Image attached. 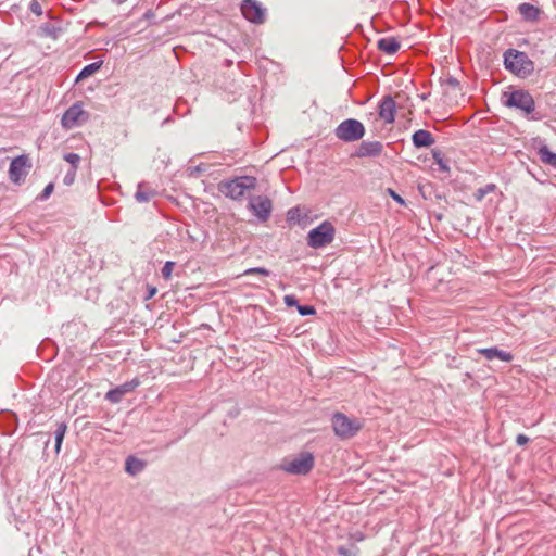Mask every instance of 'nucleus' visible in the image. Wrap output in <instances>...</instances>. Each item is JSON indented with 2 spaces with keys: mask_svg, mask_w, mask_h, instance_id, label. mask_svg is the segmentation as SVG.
I'll return each instance as SVG.
<instances>
[{
  "mask_svg": "<svg viewBox=\"0 0 556 556\" xmlns=\"http://www.w3.org/2000/svg\"><path fill=\"white\" fill-rule=\"evenodd\" d=\"M332 427L336 435L350 439L362 429L363 424L357 418H349L342 413H336L332 417Z\"/></svg>",
  "mask_w": 556,
  "mask_h": 556,
  "instance_id": "obj_5",
  "label": "nucleus"
},
{
  "mask_svg": "<svg viewBox=\"0 0 556 556\" xmlns=\"http://www.w3.org/2000/svg\"><path fill=\"white\" fill-rule=\"evenodd\" d=\"M314 456L309 452L300 453L291 458H285L280 468L292 475H307L314 467Z\"/></svg>",
  "mask_w": 556,
  "mask_h": 556,
  "instance_id": "obj_4",
  "label": "nucleus"
},
{
  "mask_svg": "<svg viewBox=\"0 0 556 556\" xmlns=\"http://www.w3.org/2000/svg\"><path fill=\"white\" fill-rule=\"evenodd\" d=\"M100 68V63H91L85 66L77 76V80L87 78L94 74Z\"/></svg>",
  "mask_w": 556,
  "mask_h": 556,
  "instance_id": "obj_24",
  "label": "nucleus"
},
{
  "mask_svg": "<svg viewBox=\"0 0 556 556\" xmlns=\"http://www.w3.org/2000/svg\"><path fill=\"white\" fill-rule=\"evenodd\" d=\"M66 425L61 422L58 425V428L54 432V435H55V452L59 453L60 452V448H61V445H62V442L64 440V435L66 433Z\"/></svg>",
  "mask_w": 556,
  "mask_h": 556,
  "instance_id": "obj_22",
  "label": "nucleus"
},
{
  "mask_svg": "<svg viewBox=\"0 0 556 556\" xmlns=\"http://www.w3.org/2000/svg\"><path fill=\"white\" fill-rule=\"evenodd\" d=\"M75 177H76V170H72V169H70V170L67 172V174L64 176L63 182H64L66 186H71V185L74 182Z\"/></svg>",
  "mask_w": 556,
  "mask_h": 556,
  "instance_id": "obj_32",
  "label": "nucleus"
},
{
  "mask_svg": "<svg viewBox=\"0 0 556 556\" xmlns=\"http://www.w3.org/2000/svg\"><path fill=\"white\" fill-rule=\"evenodd\" d=\"M432 156L434 160V163L439 166L440 170L447 173L450 170V167L447 163L444 161L442 152L440 150H433Z\"/></svg>",
  "mask_w": 556,
  "mask_h": 556,
  "instance_id": "obj_23",
  "label": "nucleus"
},
{
  "mask_svg": "<svg viewBox=\"0 0 556 556\" xmlns=\"http://www.w3.org/2000/svg\"><path fill=\"white\" fill-rule=\"evenodd\" d=\"M539 155L543 163L556 167V153L552 152L547 147L540 148Z\"/></svg>",
  "mask_w": 556,
  "mask_h": 556,
  "instance_id": "obj_21",
  "label": "nucleus"
},
{
  "mask_svg": "<svg viewBox=\"0 0 556 556\" xmlns=\"http://www.w3.org/2000/svg\"><path fill=\"white\" fill-rule=\"evenodd\" d=\"M248 206L250 211L262 222H266L269 218L273 210L270 199L265 195L250 198Z\"/></svg>",
  "mask_w": 556,
  "mask_h": 556,
  "instance_id": "obj_9",
  "label": "nucleus"
},
{
  "mask_svg": "<svg viewBox=\"0 0 556 556\" xmlns=\"http://www.w3.org/2000/svg\"><path fill=\"white\" fill-rule=\"evenodd\" d=\"M501 102L509 109L519 110L525 116H529L535 110L533 97L525 89L508 88L503 91Z\"/></svg>",
  "mask_w": 556,
  "mask_h": 556,
  "instance_id": "obj_1",
  "label": "nucleus"
},
{
  "mask_svg": "<svg viewBox=\"0 0 556 556\" xmlns=\"http://www.w3.org/2000/svg\"><path fill=\"white\" fill-rule=\"evenodd\" d=\"M27 175V157L22 155L12 160L9 168L10 179L14 184H21Z\"/></svg>",
  "mask_w": 556,
  "mask_h": 556,
  "instance_id": "obj_12",
  "label": "nucleus"
},
{
  "mask_svg": "<svg viewBox=\"0 0 556 556\" xmlns=\"http://www.w3.org/2000/svg\"><path fill=\"white\" fill-rule=\"evenodd\" d=\"M30 11L35 13L36 15H41V5L38 3V1L33 0L29 7Z\"/></svg>",
  "mask_w": 556,
  "mask_h": 556,
  "instance_id": "obj_33",
  "label": "nucleus"
},
{
  "mask_svg": "<svg viewBox=\"0 0 556 556\" xmlns=\"http://www.w3.org/2000/svg\"><path fill=\"white\" fill-rule=\"evenodd\" d=\"M298 312L302 316H308L315 314V308L309 305H298Z\"/></svg>",
  "mask_w": 556,
  "mask_h": 556,
  "instance_id": "obj_31",
  "label": "nucleus"
},
{
  "mask_svg": "<svg viewBox=\"0 0 556 556\" xmlns=\"http://www.w3.org/2000/svg\"><path fill=\"white\" fill-rule=\"evenodd\" d=\"M413 144L416 148H429L434 143V138L432 134L425 129H419L415 131L412 136Z\"/></svg>",
  "mask_w": 556,
  "mask_h": 556,
  "instance_id": "obj_16",
  "label": "nucleus"
},
{
  "mask_svg": "<svg viewBox=\"0 0 556 556\" xmlns=\"http://www.w3.org/2000/svg\"><path fill=\"white\" fill-rule=\"evenodd\" d=\"M504 65L507 71L521 78L528 77L534 70V64L527 53L515 49H508L504 53Z\"/></svg>",
  "mask_w": 556,
  "mask_h": 556,
  "instance_id": "obj_2",
  "label": "nucleus"
},
{
  "mask_svg": "<svg viewBox=\"0 0 556 556\" xmlns=\"http://www.w3.org/2000/svg\"><path fill=\"white\" fill-rule=\"evenodd\" d=\"M53 189H54V185L53 184H48L45 189L42 190V192L40 193V195L38 197L39 200L43 201V200H47L51 193L53 192Z\"/></svg>",
  "mask_w": 556,
  "mask_h": 556,
  "instance_id": "obj_30",
  "label": "nucleus"
},
{
  "mask_svg": "<svg viewBox=\"0 0 556 556\" xmlns=\"http://www.w3.org/2000/svg\"><path fill=\"white\" fill-rule=\"evenodd\" d=\"M175 267V263L172 261H167L162 268V276L164 279L169 280L172 278V273Z\"/></svg>",
  "mask_w": 556,
  "mask_h": 556,
  "instance_id": "obj_28",
  "label": "nucleus"
},
{
  "mask_svg": "<svg viewBox=\"0 0 556 556\" xmlns=\"http://www.w3.org/2000/svg\"><path fill=\"white\" fill-rule=\"evenodd\" d=\"M518 11L521 14V16L527 21H536L540 16V10L539 8L534 7L531 3H521L518 7Z\"/></svg>",
  "mask_w": 556,
  "mask_h": 556,
  "instance_id": "obj_19",
  "label": "nucleus"
},
{
  "mask_svg": "<svg viewBox=\"0 0 556 556\" xmlns=\"http://www.w3.org/2000/svg\"><path fill=\"white\" fill-rule=\"evenodd\" d=\"M88 113L83 109L81 103H74L62 116L61 124L65 129H73L88 121Z\"/></svg>",
  "mask_w": 556,
  "mask_h": 556,
  "instance_id": "obj_8",
  "label": "nucleus"
},
{
  "mask_svg": "<svg viewBox=\"0 0 556 556\" xmlns=\"http://www.w3.org/2000/svg\"><path fill=\"white\" fill-rule=\"evenodd\" d=\"M336 137L345 142H352L361 139L365 134L363 124L353 118L343 121L334 130Z\"/></svg>",
  "mask_w": 556,
  "mask_h": 556,
  "instance_id": "obj_7",
  "label": "nucleus"
},
{
  "mask_svg": "<svg viewBox=\"0 0 556 556\" xmlns=\"http://www.w3.org/2000/svg\"><path fill=\"white\" fill-rule=\"evenodd\" d=\"M156 194V190L151 188L148 184L139 182L135 193V199L139 203H147L151 201Z\"/></svg>",
  "mask_w": 556,
  "mask_h": 556,
  "instance_id": "obj_17",
  "label": "nucleus"
},
{
  "mask_svg": "<svg viewBox=\"0 0 556 556\" xmlns=\"http://www.w3.org/2000/svg\"><path fill=\"white\" fill-rule=\"evenodd\" d=\"M382 143L379 141H363L356 152L358 157L377 156L382 152Z\"/></svg>",
  "mask_w": 556,
  "mask_h": 556,
  "instance_id": "obj_14",
  "label": "nucleus"
},
{
  "mask_svg": "<svg viewBox=\"0 0 556 556\" xmlns=\"http://www.w3.org/2000/svg\"><path fill=\"white\" fill-rule=\"evenodd\" d=\"M156 293V289L155 288H150L149 289V294H148V299L152 298L154 294Z\"/></svg>",
  "mask_w": 556,
  "mask_h": 556,
  "instance_id": "obj_37",
  "label": "nucleus"
},
{
  "mask_svg": "<svg viewBox=\"0 0 556 556\" xmlns=\"http://www.w3.org/2000/svg\"><path fill=\"white\" fill-rule=\"evenodd\" d=\"M243 16L255 24H262L265 21V10L255 0H244L241 4Z\"/></svg>",
  "mask_w": 556,
  "mask_h": 556,
  "instance_id": "obj_10",
  "label": "nucleus"
},
{
  "mask_svg": "<svg viewBox=\"0 0 556 556\" xmlns=\"http://www.w3.org/2000/svg\"><path fill=\"white\" fill-rule=\"evenodd\" d=\"M302 218V211L300 207H292L287 213V219L289 222L298 223Z\"/></svg>",
  "mask_w": 556,
  "mask_h": 556,
  "instance_id": "obj_27",
  "label": "nucleus"
},
{
  "mask_svg": "<svg viewBox=\"0 0 556 556\" xmlns=\"http://www.w3.org/2000/svg\"><path fill=\"white\" fill-rule=\"evenodd\" d=\"M256 178L252 176H241L229 181L219 184V191L233 200L242 199L249 191L255 189Z\"/></svg>",
  "mask_w": 556,
  "mask_h": 556,
  "instance_id": "obj_3",
  "label": "nucleus"
},
{
  "mask_svg": "<svg viewBox=\"0 0 556 556\" xmlns=\"http://www.w3.org/2000/svg\"><path fill=\"white\" fill-rule=\"evenodd\" d=\"M283 301L287 306H298V300L294 295H285Z\"/></svg>",
  "mask_w": 556,
  "mask_h": 556,
  "instance_id": "obj_34",
  "label": "nucleus"
},
{
  "mask_svg": "<svg viewBox=\"0 0 556 556\" xmlns=\"http://www.w3.org/2000/svg\"><path fill=\"white\" fill-rule=\"evenodd\" d=\"M63 159L71 164L72 170H77L78 165L80 163V156L77 153H66Z\"/></svg>",
  "mask_w": 556,
  "mask_h": 556,
  "instance_id": "obj_25",
  "label": "nucleus"
},
{
  "mask_svg": "<svg viewBox=\"0 0 556 556\" xmlns=\"http://www.w3.org/2000/svg\"><path fill=\"white\" fill-rule=\"evenodd\" d=\"M139 380L135 378L131 381H127L121 386H117L116 388L106 392L105 400L114 404L119 403L123 397L126 394L132 392L139 386Z\"/></svg>",
  "mask_w": 556,
  "mask_h": 556,
  "instance_id": "obj_11",
  "label": "nucleus"
},
{
  "mask_svg": "<svg viewBox=\"0 0 556 556\" xmlns=\"http://www.w3.org/2000/svg\"><path fill=\"white\" fill-rule=\"evenodd\" d=\"M478 353L483 355L486 359L492 361L498 358L503 362H511L514 356L511 353L500 350L497 348L479 349Z\"/></svg>",
  "mask_w": 556,
  "mask_h": 556,
  "instance_id": "obj_15",
  "label": "nucleus"
},
{
  "mask_svg": "<svg viewBox=\"0 0 556 556\" xmlns=\"http://www.w3.org/2000/svg\"><path fill=\"white\" fill-rule=\"evenodd\" d=\"M254 274L268 276L270 273H269V270H267L266 268H263V267L249 268L243 273L244 276H250V275H254Z\"/></svg>",
  "mask_w": 556,
  "mask_h": 556,
  "instance_id": "obj_29",
  "label": "nucleus"
},
{
  "mask_svg": "<svg viewBox=\"0 0 556 556\" xmlns=\"http://www.w3.org/2000/svg\"><path fill=\"white\" fill-rule=\"evenodd\" d=\"M495 190L494 184H489L482 188H479L476 192V199L481 201L488 193L493 192Z\"/></svg>",
  "mask_w": 556,
  "mask_h": 556,
  "instance_id": "obj_26",
  "label": "nucleus"
},
{
  "mask_svg": "<svg viewBox=\"0 0 556 556\" xmlns=\"http://www.w3.org/2000/svg\"><path fill=\"white\" fill-rule=\"evenodd\" d=\"M390 195L400 204H404V200L401 195H399L395 191L389 189Z\"/></svg>",
  "mask_w": 556,
  "mask_h": 556,
  "instance_id": "obj_36",
  "label": "nucleus"
},
{
  "mask_svg": "<svg viewBox=\"0 0 556 556\" xmlns=\"http://www.w3.org/2000/svg\"><path fill=\"white\" fill-rule=\"evenodd\" d=\"M144 468V463L134 456H129L127 459H126V466H125V470L131 475V476H135L139 472H141Z\"/></svg>",
  "mask_w": 556,
  "mask_h": 556,
  "instance_id": "obj_20",
  "label": "nucleus"
},
{
  "mask_svg": "<svg viewBox=\"0 0 556 556\" xmlns=\"http://www.w3.org/2000/svg\"><path fill=\"white\" fill-rule=\"evenodd\" d=\"M395 102L391 96H386L379 103V117L387 124L394 122Z\"/></svg>",
  "mask_w": 556,
  "mask_h": 556,
  "instance_id": "obj_13",
  "label": "nucleus"
},
{
  "mask_svg": "<svg viewBox=\"0 0 556 556\" xmlns=\"http://www.w3.org/2000/svg\"><path fill=\"white\" fill-rule=\"evenodd\" d=\"M528 441H529V438L525 434H518L516 438V442L518 445H525L526 443H528Z\"/></svg>",
  "mask_w": 556,
  "mask_h": 556,
  "instance_id": "obj_35",
  "label": "nucleus"
},
{
  "mask_svg": "<svg viewBox=\"0 0 556 556\" xmlns=\"http://www.w3.org/2000/svg\"><path fill=\"white\" fill-rule=\"evenodd\" d=\"M334 238V227L330 222H324L319 226L309 230L307 235V244L311 248L318 249L331 243Z\"/></svg>",
  "mask_w": 556,
  "mask_h": 556,
  "instance_id": "obj_6",
  "label": "nucleus"
},
{
  "mask_svg": "<svg viewBox=\"0 0 556 556\" xmlns=\"http://www.w3.org/2000/svg\"><path fill=\"white\" fill-rule=\"evenodd\" d=\"M378 48L380 51L391 55L399 51L400 42L394 37H386L378 41Z\"/></svg>",
  "mask_w": 556,
  "mask_h": 556,
  "instance_id": "obj_18",
  "label": "nucleus"
}]
</instances>
